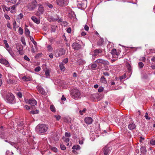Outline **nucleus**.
<instances>
[{
  "label": "nucleus",
  "mask_w": 155,
  "mask_h": 155,
  "mask_svg": "<svg viewBox=\"0 0 155 155\" xmlns=\"http://www.w3.org/2000/svg\"><path fill=\"white\" fill-rule=\"evenodd\" d=\"M4 99L6 102L9 104H14L15 103V96L11 93L8 92L7 93Z\"/></svg>",
  "instance_id": "nucleus-1"
},
{
  "label": "nucleus",
  "mask_w": 155,
  "mask_h": 155,
  "mask_svg": "<svg viewBox=\"0 0 155 155\" xmlns=\"http://www.w3.org/2000/svg\"><path fill=\"white\" fill-rule=\"evenodd\" d=\"M48 129L47 125L42 124L37 126L36 127V130L38 132V134L43 133L47 131Z\"/></svg>",
  "instance_id": "nucleus-2"
},
{
  "label": "nucleus",
  "mask_w": 155,
  "mask_h": 155,
  "mask_svg": "<svg viewBox=\"0 0 155 155\" xmlns=\"http://www.w3.org/2000/svg\"><path fill=\"white\" fill-rule=\"evenodd\" d=\"M71 94L72 97L75 99L77 100L80 97V92L77 89H73L71 91Z\"/></svg>",
  "instance_id": "nucleus-3"
},
{
  "label": "nucleus",
  "mask_w": 155,
  "mask_h": 155,
  "mask_svg": "<svg viewBox=\"0 0 155 155\" xmlns=\"http://www.w3.org/2000/svg\"><path fill=\"white\" fill-rule=\"evenodd\" d=\"M55 2L57 5L59 7H63L68 5L69 0H56Z\"/></svg>",
  "instance_id": "nucleus-4"
},
{
  "label": "nucleus",
  "mask_w": 155,
  "mask_h": 155,
  "mask_svg": "<svg viewBox=\"0 0 155 155\" xmlns=\"http://www.w3.org/2000/svg\"><path fill=\"white\" fill-rule=\"evenodd\" d=\"M37 2L35 0H32L31 2L29 3L28 5V8L30 10H33L36 7Z\"/></svg>",
  "instance_id": "nucleus-5"
},
{
  "label": "nucleus",
  "mask_w": 155,
  "mask_h": 155,
  "mask_svg": "<svg viewBox=\"0 0 155 155\" xmlns=\"http://www.w3.org/2000/svg\"><path fill=\"white\" fill-rule=\"evenodd\" d=\"M17 129L18 130L22 129H24L25 127L23 126L24 125L25 122L24 120H20L18 122Z\"/></svg>",
  "instance_id": "nucleus-6"
},
{
  "label": "nucleus",
  "mask_w": 155,
  "mask_h": 155,
  "mask_svg": "<svg viewBox=\"0 0 155 155\" xmlns=\"http://www.w3.org/2000/svg\"><path fill=\"white\" fill-rule=\"evenodd\" d=\"M94 62L98 64L101 63L104 65L109 64V62L101 58L96 60Z\"/></svg>",
  "instance_id": "nucleus-7"
},
{
  "label": "nucleus",
  "mask_w": 155,
  "mask_h": 155,
  "mask_svg": "<svg viewBox=\"0 0 155 155\" xmlns=\"http://www.w3.org/2000/svg\"><path fill=\"white\" fill-rule=\"evenodd\" d=\"M43 12V7L42 5H40V6L38 8V11L37 12L35 13V15L37 16H39L41 14H42Z\"/></svg>",
  "instance_id": "nucleus-8"
},
{
  "label": "nucleus",
  "mask_w": 155,
  "mask_h": 155,
  "mask_svg": "<svg viewBox=\"0 0 155 155\" xmlns=\"http://www.w3.org/2000/svg\"><path fill=\"white\" fill-rule=\"evenodd\" d=\"M66 52L65 50L63 48H61L58 50V55H56V57H59L60 56L65 54Z\"/></svg>",
  "instance_id": "nucleus-9"
},
{
  "label": "nucleus",
  "mask_w": 155,
  "mask_h": 155,
  "mask_svg": "<svg viewBox=\"0 0 155 155\" xmlns=\"http://www.w3.org/2000/svg\"><path fill=\"white\" fill-rule=\"evenodd\" d=\"M79 5L81 6L82 9H84L87 7V0H83L81 2V3Z\"/></svg>",
  "instance_id": "nucleus-10"
},
{
  "label": "nucleus",
  "mask_w": 155,
  "mask_h": 155,
  "mask_svg": "<svg viewBox=\"0 0 155 155\" xmlns=\"http://www.w3.org/2000/svg\"><path fill=\"white\" fill-rule=\"evenodd\" d=\"M0 63L5 65L7 67H9V64L8 62L5 59L3 58L0 59Z\"/></svg>",
  "instance_id": "nucleus-11"
},
{
  "label": "nucleus",
  "mask_w": 155,
  "mask_h": 155,
  "mask_svg": "<svg viewBox=\"0 0 155 155\" xmlns=\"http://www.w3.org/2000/svg\"><path fill=\"white\" fill-rule=\"evenodd\" d=\"M72 48L75 50H78L81 48V45L77 43H74L72 45Z\"/></svg>",
  "instance_id": "nucleus-12"
},
{
  "label": "nucleus",
  "mask_w": 155,
  "mask_h": 155,
  "mask_svg": "<svg viewBox=\"0 0 155 155\" xmlns=\"http://www.w3.org/2000/svg\"><path fill=\"white\" fill-rule=\"evenodd\" d=\"M84 121L87 124H91L92 122V119L90 117H88L85 118Z\"/></svg>",
  "instance_id": "nucleus-13"
},
{
  "label": "nucleus",
  "mask_w": 155,
  "mask_h": 155,
  "mask_svg": "<svg viewBox=\"0 0 155 155\" xmlns=\"http://www.w3.org/2000/svg\"><path fill=\"white\" fill-rule=\"evenodd\" d=\"M111 54L113 56V57H116L117 58L118 57V54L117 53L116 49L113 48L111 51Z\"/></svg>",
  "instance_id": "nucleus-14"
},
{
  "label": "nucleus",
  "mask_w": 155,
  "mask_h": 155,
  "mask_svg": "<svg viewBox=\"0 0 155 155\" xmlns=\"http://www.w3.org/2000/svg\"><path fill=\"white\" fill-rule=\"evenodd\" d=\"M28 103L31 106H35L37 104V101L35 99H30L29 100Z\"/></svg>",
  "instance_id": "nucleus-15"
},
{
  "label": "nucleus",
  "mask_w": 155,
  "mask_h": 155,
  "mask_svg": "<svg viewBox=\"0 0 155 155\" xmlns=\"http://www.w3.org/2000/svg\"><path fill=\"white\" fill-rule=\"evenodd\" d=\"M22 79L24 81H28L32 80V78L31 76H24L22 78Z\"/></svg>",
  "instance_id": "nucleus-16"
},
{
  "label": "nucleus",
  "mask_w": 155,
  "mask_h": 155,
  "mask_svg": "<svg viewBox=\"0 0 155 155\" xmlns=\"http://www.w3.org/2000/svg\"><path fill=\"white\" fill-rule=\"evenodd\" d=\"M102 52L101 50L100 49H97L94 51V53L93 55L94 56H97L99 53Z\"/></svg>",
  "instance_id": "nucleus-17"
},
{
  "label": "nucleus",
  "mask_w": 155,
  "mask_h": 155,
  "mask_svg": "<svg viewBox=\"0 0 155 155\" xmlns=\"http://www.w3.org/2000/svg\"><path fill=\"white\" fill-rule=\"evenodd\" d=\"M37 88L38 91L42 94H45V92L42 87L41 86H38L37 87Z\"/></svg>",
  "instance_id": "nucleus-18"
},
{
  "label": "nucleus",
  "mask_w": 155,
  "mask_h": 155,
  "mask_svg": "<svg viewBox=\"0 0 155 155\" xmlns=\"http://www.w3.org/2000/svg\"><path fill=\"white\" fill-rule=\"evenodd\" d=\"M31 19L35 23L37 24H39L40 22V21L39 19L36 18L35 16H32L31 17Z\"/></svg>",
  "instance_id": "nucleus-19"
},
{
  "label": "nucleus",
  "mask_w": 155,
  "mask_h": 155,
  "mask_svg": "<svg viewBox=\"0 0 155 155\" xmlns=\"http://www.w3.org/2000/svg\"><path fill=\"white\" fill-rule=\"evenodd\" d=\"M135 127V125L134 123L130 124L128 126V128L130 130H133L134 129Z\"/></svg>",
  "instance_id": "nucleus-20"
},
{
  "label": "nucleus",
  "mask_w": 155,
  "mask_h": 155,
  "mask_svg": "<svg viewBox=\"0 0 155 155\" xmlns=\"http://www.w3.org/2000/svg\"><path fill=\"white\" fill-rule=\"evenodd\" d=\"M110 149L107 147H105L104 150V155H108V154L110 152Z\"/></svg>",
  "instance_id": "nucleus-21"
},
{
  "label": "nucleus",
  "mask_w": 155,
  "mask_h": 155,
  "mask_svg": "<svg viewBox=\"0 0 155 155\" xmlns=\"http://www.w3.org/2000/svg\"><path fill=\"white\" fill-rule=\"evenodd\" d=\"M100 81L101 83L104 84H107V83L105 78L104 76H101L100 79Z\"/></svg>",
  "instance_id": "nucleus-22"
},
{
  "label": "nucleus",
  "mask_w": 155,
  "mask_h": 155,
  "mask_svg": "<svg viewBox=\"0 0 155 155\" xmlns=\"http://www.w3.org/2000/svg\"><path fill=\"white\" fill-rule=\"evenodd\" d=\"M16 48L18 50H22L23 49V47L22 45L19 43L17 44Z\"/></svg>",
  "instance_id": "nucleus-23"
},
{
  "label": "nucleus",
  "mask_w": 155,
  "mask_h": 155,
  "mask_svg": "<svg viewBox=\"0 0 155 155\" xmlns=\"http://www.w3.org/2000/svg\"><path fill=\"white\" fill-rule=\"evenodd\" d=\"M81 149V147L78 145H74L72 147L73 150H80Z\"/></svg>",
  "instance_id": "nucleus-24"
},
{
  "label": "nucleus",
  "mask_w": 155,
  "mask_h": 155,
  "mask_svg": "<svg viewBox=\"0 0 155 155\" xmlns=\"http://www.w3.org/2000/svg\"><path fill=\"white\" fill-rule=\"evenodd\" d=\"M141 153L142 154H145L147 151L146 148L145 147H142L140 148Z\"/></svg>",
  "instance_id": "nucleus-25"
},
{
  "label": "nucleus",
  "mask_w": 155,
  "mask_h": 155,
  "mask_svg": "<svg viewBox=\"0 0 155 155\" xmlns=\"http://www.w3.org/2000/svg\"><path fill=\"white\" fill-rule=\"evenodd\" d=\"M104 42V40L103 39L100 38V39L97 42V45L99 46L101 45L103 42Z\"/></svg>",
  "instance_id": "nucleus-26"
},
{
  "label": "nucleus",
  "mask_w": 155,
  "mask_h": 155,
  "mask_svg": "<svg viewBox=\"0 0 155 155\" xmlns=\"http://www.w3.org/2000/svg\"><path fill=\"white\" fill-rule=\"evenodd\" d=\"M59 67L61 70L62 71H64L65 70V67H64L63 63H61L59 65Z\"/></svg>",
  "instance_id": "nucleus-27"
},
{
  "label": "nucleus",
  "mask_w": 155,
  "mask_h": 155,
  "mask_svg": "<svg viewBox=\"0 0 155 155\" xmlns=\"http://www.w3.org/2000/svg\"><path fill=\"white\" fill-rule=\"evenodd\" d=\"M58 20L57 18H54V17L51 16L48 18V20L50 22L56 21Z\"/></svg>",
  "instance_id": "nucleus-28"
},
{
  "label": "nucleus",
  "mask_w": 155,
  "mask_h": 155,
  "mask_svg": "<svg viewBox=\"0 0 155 155\" xmlns=\"http://www.w3.org/2000/svg\"><path fill=\"white\" fill-rule=\"evenodd\" d=\"M25 34L26 36H29L30 34V32L29 29L26 28L25 29Z\"/></svg>",
  "instance_id": "nucleus-29"
},
{
  "label": "nucleus",
  "mask_w": 155,
  "mask_h": 155,
  "mask_svg": "<svg viewBox=\"0 0 155 155\" xmlns=\"http://www.w3.org/2000/svg\"><path fill=\"white\" fill-rule=\"evenodd\" d=\"M57 28V26L54 25L52 26L51 27V32H54L55 31Z\"/></svg>",
  "instance_id": "nucleus-30"
},
{
  "label": "nucleus",
  "mask_w": 155,
  "mask_h": 155,
  "mask_svg": "<svg viewBox=\"0 0 155 155\" xmlns=\"http://www.w3.org/2000/svg\"><path fill=\"white\" fill-rule=\"evenodd\" d=\"M30 39L31 41L32 42L33 44L35 45H36L37 43V42L34 41V39L31 36H29Z\"/></svg>",
  "instance_id": "nucleus-31"
},
{
  "label": "nucleus",
  "mask_w": 155,
  "mask_h": 155,
  "mask_svg": "<svg viewBox=\"0 0 155 155\" xmlns=\"http://www.w3.org/2000/svg\"><path fill=\"white\" fill-rule=\"evenodd\" d=\"M16 5H13L12 6L10 7V8H11V9H12L13 10H11V12L12 13H13L14 12H15V8L16 7Z\"/></svg>",
  "instance_id": "nucleus-32"
},
{
  "label": "nucleus",
  "mask_w": 155,
  "mask_h": 155,
  "mask_svg": "<svg viewBox=\"0 0 155 155\" xmlns=\"http://www.w3.org/2000/svg\"><path fill=\"white\" fill-rule=\"evenodd\" d=\"M50 109L53 112H54L56 111L55 108L54 106L53 105H51L50 106Z\"/></svg>",
  "instance_id": "nucleus-33"
},
{
  "label": "nucleus",
  "mask_w": 155,
  "mask_h": 155,
  "mask_svg": "<svg viewBox=\"0 0 155 155\" xmlns=\"http://www.w3.org/2000/svg\"><path fill=\"white\" fill-rule=\"evenodd\" d=\"M18 32L20 35H22L23 33V29L21 27H19L18 29Z\"/></svg>",
  "instance_id": "nucleus-34"
},
{
  "label": "nucleus",
  "mask_w": 155,
  "mask_h": 155,
  "mask_svg": "<svg viewBox=\"0 0 155 155\" xmlns=\"http://www.w3.org/2000/svg\"><path fill=\"white\" fill-rule=\"evenodd\" d=\"M21 41L22 43L25 46L26 45V43L25 41V39L24 37H22L21 38Z\"/></svg>",
  "instance_id": "nucleus-35"
},
{
  "label": "nucleus",
  "mask_w": 155,
  "mask_h": 155,
  "mask_svg": "<svg viewBox=\"0 0 155 155\" xmlns=\"http://www.w3.org/2000/svg\"><path fill=\"white\" fill-rule=\"evenodd\" d=\"M84 140V138L81 137V138L79 139V143L80 144H82L83 143V141Z\"/></svg>",
  "instance_id": "nucleus-36"
},
{
  "label": "nucleus",
  "mask_w": 155,
  "mask_h": 155,
  "mask_svg": "<svg viewBox=\"0 0 155 155\" xmlns=\"http://www.w3.org/2000/svg\"><path fill=\"white\" fill-rule=\"evenodd\" d=\"M60 148L62 150H64L66 149V147L63 144V143H61Z\"/></svg>",
  "instance_id": "nucleus-37"
},
{
  "label": "nucleus",
  "mask_w": 155,
  "mask_h": 155,
  "mask_svg": "<svg viewBox=\"0 0 155 155\" xmlns=\"http://www.w3.org/2000/svg\"><path fill=\"white\" fill-rule=\"evenodd\" d=\"M144 66V64L143 62H140L138 63V66L140 68H142Z\"/></svg>",
  "instance_id": "nucleus-38"
},
{
  "label": "nucleus",
  "mask_w": 155,
  "mask_h": 155,
  "mask_svg": "<svg viewBox=\"0 0 155 155\" xmlns=\"http://www.w3.org/2000/svg\"><path fill=\"white\" fill-rule=\"evenodd\" d=\"M39 111L38 110H31V113L33 114H38L39 113Z\"/></svg>",
  "instance_id": "nucleus-39"
},
{
  "label": "nucleus",
  "mask_w": 155,
  "mask_h": 155,
  "mask_svg": "<svg viewBox=\"0 0 155 155\" xmlns=\"http://www.w3.org/2000/svg\"><path fill=\"white\" fill-rule=\"evenodd\" d=\"M7 2H10L12 4H14L16 2V0H5Z\"/></svg>",
  "instance_id": "nucleus-40"
},
{
  "label": "nucleus",
  "mask_w": 155,
  "mask_h": 155,
  "mask_svg": "<svg viewBox=\"0 0 155 155\" xmlns=\"http://www.w3.org/2000/svg\"><path fill=\"white\" fill-rule=\"evenodd\" d=\"M3 42L6 47L7 48H8L9 47V45L7 43V41L5 40H3Z\"/></svg>",
  "instance_id": "nucleus-41"
},
{
  "label": "nucleus",
  "mask_w": 155,
  "mask_h": 155,
  "mask_svg": "<svg viewBox=\"0 0 155 155\" xmlns=\"http://www.w3.org/2000/svg\"><path fill=\"white\" fill-rule=\"evenodd\" d=\"M48 50L49 51H51L53 50V48L50 45H48L47 47Z\"/></svg>",
  "instance_id": "nucleus-42"
},
{
  "label": "nucleus",
  "mask_w": 155,
  "mask_h": 155,
  "mask_svg": "<svg viewBox=\"0 0 155 155\" xmlns=\"http://www.w3.org/2000/svg\"><path fill=\"white\" fill-rule=\"evenodd\" d=\"M7 82L8 84L13 83H15V81L14 80L9 79L7 80Z\"/></svg>",
  "instance_id": "nucleus-43"
},
{
  "label": "nucleus",
  "mask_w": 155,
  "mask_h": 155,
  "mask_svg": "<svg viewBox=\"0 0 155 155\" xmlns=\"http://www.w3.org/2000/svg\"><path fill=\"white\" fill-rule=\"evenodd\" d=\"M2 8L4 9V10H5L6 11H8L9 10L10 8H9L8 7H7L5 5H3L2 6Z\"/></svg>",
  "instance_id": "nucleus-44"
},
{
  "label": "nucleus",
  "mask_w": 155,
  "mask_h": 155,
  "mask_svg": "<svg viewBox=\"0 0 155 155\" xmlns=\"http://www.w3.org/2000/svg\"><path fill=\"white\" fill-rule=\"evenodd\" d=\"M6 155H12L13 154V153L12 152H10L9 150H7L6 151Z\"/></svg>",
  "instance_id": "nucleus-45"
},
{
  "label": "nucleus",
  "mask_w": 155,
  "mask_h": 155,
  "mask_svg": "<svg viewBox=\"0 0 155 155\" xmlns=\"http://www.w3.org/2000/svg\"><path fill=\"white\" fill-rule=\"evenodd\" d=\"M63 140L64 141V142H68L69 141V138H66L65 137H63Z\"/></svg>",
  "instance_id": "nucleus-46"
},
{
  "label": "nucleus",
  "mask_w": 155,
  "mask_h": 155,
  "mask_svg": "<svg viewBox=\"0 0 155 155\" xmlns=\"http://www.w3.org/2000/svg\"><path fill=\"white\" fill-rule=\"evenodd\" d=\"M97 67V65L95 63L93 64H91V67L92 69H95Z\"/></svg>",
  "instance_id": "nucleus-47"
},
{
  "label": "nucleus",
  "mask_w": 155,
  "mask_h": 155,
  "mask_svg": "<svg viewBox=\"0 0 155 155\" xmlns=\"http://www.w3.org/2000/svg\"><path fill=\"white\" fill-rule=\"evenodd\" d=\"M41 70L40 67L38 66L35 69V71L36 72H38Z\"/></svg>",
  "instance_id": "nucleus-48"
},
{
  "label": "nucleus",
  "mask_w": 155,
  "mask_h": 155,
  "mask_svg": "<svg viewBox=\"0 0 155 155\" xmlns=\"http://www.w3.org/2000/svg\"><path fill=\"white\" fill-rule=\"evenodd\" d=\"M126 77V74H124V75L121 76L120 77V80H122L124 78H125Z\"/></svg>",
  "instance_id": "nucleus-49"
},
{
  "label": "nucleus",
  "mask_w": 155,
  "mask_h": 155,
  "mask_svg": "<svg viewBox=\"0 0 155 155\" xmlns=\"http://www.w3.org/2000/svg\"><path fill=\"white\" fill-rule=\"evenodd\" d=\"M144 117H145L146 119L147 120H150V117L148 116V113L147 112L146 113Z\"/></svg>",
  "instance_id": "nucleus-50"
},
{
  "label": "nucleus",
  "mask_w": 155,
  "mask_h": 155,
  "mask_svg": "<svg viewBox=\"0 0 155 155\" xmlns=\"http://www.w3.org/2000/svg\"><path fill=\"white\" fill-rule=\"evenodd\" d=\"M54 117L57 120H58L61 119V116L60 115H54Z\"/></svg>",
  "instance_id": "nucleus-51"
},
{
  "label": "nucleus",
  "mask_w": 155,
  "mask_h": 155,
  "mask_svg": "<svg viewBox=\"0 0 155 155\" xmlns=\"http://www.w3.org/2000/svg\"><path fill=\"white\" fill-rule=\"evenodd\" d=\"M45 74L47 77H48L49 76V70H47L45 71Z\"/></svg>",
  "instance_id": "nucleus-52"
},
{
  "label": "nucleus",
  "mask_w": 155,
  "mask_h": 155,
  "mask_svg": "<svg viewBox=\"0 0 155 155\" xmlns=\"http://www.w3.org/2000/svg\"><path fill=\"white\" fill-rule=\"evenodd\" d=\"M65 137L69 138L70 137L71 134L69 133L66 132L65 134Z\"/></svg>",
  "instance_id": "nucleus-53"
},
{
  "label": "nucleus",
  "mask_w": 155,
  "mask_h": 155,
  "mask_svg": "<svg viewBox=\"0 0 155 155\" xmlns=\"http://www.w3.org/2000/svg\"><path fill=\"white\" fill-rule=\"evenodd\" d=\"M150 143L152 145H155V140H151L150 141Z\"/></svg>",
  "instance_id": "nucleus-54"
},
{
  "label": "nucleus",
  "mask_w": 155,
  "mask_h": 155,
  "mask_svg": "<svg viewBox=\"0 0 155 155\" xmlns=\"http://www.w3.org/2000/svg\"><path fill=\"white\" fill-rule=\"evenodd\" d=\"M104 90V88L102 87H100L98 89V91L99 92H101Z\"/></svg>",
  "instance_id": "nucleus-55"
},
{
  "label": "nucleus",
  "mask_w": 155,
  "mask_h": 155,
  "mask_svg": "<svg viewBox=\"0 0 155 155\" xmlns=\"http://www.w3.org/2000/svg\"><path fill=\"white\" fill-rule=\"evenodd\" d=\"M24 58L25 60L29 61L30 60V59L26 55H25L24 57Z\"/></svg>",
  "instance_id": "nucleus-56"
},
{
  "label": "nucleus",
  "mask_w": 155,
  "mask_h": 155,
  "mask_svg": "<svg viewBox=\"0 0 155 155\" xmlns=\"http://www.w3.org/2000/svg\"><path fill=\"white\" fill-rule=\"evenodd\" d=\"M23 17V15L22 13H20L18 15V18L20 19H21Z\"/></svg>",
  "instance_id": "nucleus-57"
},
{
  "label": "nucleus",
  "mask_w": 155,
  "mask_h": 155,
  "mask_svg": "<svg viewBox=\"0 0 155 155\" xmlns=\"http://www.w3.org/2000/svg\"><path fill=\"white\" fill-rule=\"evenodd\" d=\"M54 152H57L58 151L57 148L55 147H53L51 149Z\"/></svg>",
  "instance_id": "nucleus-58"
},
{
  "label": "nucleus",
  "mask_w": 155,
  "mask_h": 155,
  "mask_svg": "<svg viewBox=\"0 0 155 155\" xmlns=\"http://www.w3.org/2000/svg\"><path fill=\"white\" fill-rule=\"evenodd\" d=\"M84 28L86 31H88L89 30V28L87 25H85L84 27Z\"/></svg>",
  "instance_id": "nucleus-59"
},
{
  "label": "nucleus",
  "mask_w": 155,
  "mask_h": 155,
  "mask_svg": "<svg viewBox=\"0 0 155 155\" xmlns=\"http://www.w3.org/2000/svg\"><path fill=\"white\" fill-rule=\"evenodd\" d=\"M47 5L50 8H52L53 7V5L49 3H48L47 4Z\"/></svg>",
  "instance_id": "nucleus-60"
},
{
  "label": "nucleus",
  "mask_w": 155,
  "mask_h": 155,
  "mask_svg": "<svg viewBox=\"0 0 155 155\" xmlns=\"http://www.w3.org/2000/svg\"><path fill=\"white\" fill-rule=\"evenodd\" d=\"M103 74L105 76H108L110 75L109 73H108L107 72H104L103 73Z\"/></svg>",
  "instance_id": "nucleus-61"
},
{
  "label": "nucleus",
  "mask_w": 155,
  "mask_h": 155,
  "mask_svg": "<svg viewBox=\"0 0 155 155\" xmlns=\"http://www.w3.org/2000/svg\"><path fill=\"white\" fill-rule=\"evenodd\" d=\"M68 58H66L63 60V62L65 64H66L68 62Z\"/></svg>",
  "instance_id": "nucleus-62"
},
{
  "label": "nucleus",
  "mask_w": 155,
  "mask_h": 155,
  "mask_svg": "<svg viewBox=\"0 0 155 155\" xmlns=\"http://www.w3.org/2000/svg\"><path fill=\"white\" fill-rule=\"evenodd\" d=\"M67 32L69 33H70L71 32V29L70 28H68L67 30Z\"/></svg>",
  "instance_id": "nucleus-63"
},
{
  "label": "nucleus",
  "mask_w": 155,
  "mask_h": 155,
  "mask_svg": "<svg viewBox=\"0 0 155 155\" xmlns=\"http://www.w3.org/2000/svg\"><path fill=\"white\" fill-rule=\"evenodd\" d=\"M4 16L5 18L9 20L10 19L9 16L7 14H5Z\"/></svg>",
  "instance_id": "nucleus-64"
}]
</instances>
